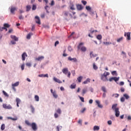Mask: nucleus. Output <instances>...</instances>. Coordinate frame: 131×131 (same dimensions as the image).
<instances>
[{
    "instance_id": "obj_41",
    "label": "nucleus",
    "mask_w": 131,
    "mask_h": 131,
    "mask_svg": "<svg viewBox=\"0 0 131 131\" xmlns=\"http://www.w3.org/2000/svg\"><path fill=\"white\" fill-rule=\"evenodd\" d=\"M19 85V82H16L12 84V86H18Z\"/></svg>"
},
{
    "instance_id": "obj_45",
    "label": "nucleus",
    "mask_w": 131,
    "mask_h": 131,
    "mask_svg": "<svg viewBox=\"0 0 131 131\" xmlns=\"http://www.w3.org/2000/svg\"><path fill=\"white\" fill-rule=\"evenodd\" d=\"M76 88V85L75 84L71 85V89H75Z\"/></svg>"
},
{
    "instance_id": "obj_28",
    "label": "nucleus",
    "mask_w": 131,
    "mask_h": 131,
    "mask_svg": "<svg viewBox=\"0 0 131 131\" xmlns=\"http://www.w3.org/2000/svg\"><path fill=\"white\" fill-rule=\"evenodd\" d=\"M45 10H46L47 13L49 14V10H50V7H49V6L46 5L45 7Z\"/></svg>"
},
{
    "instance_id": "obj_32",
    "label": "nucleus",
    "mask_w": 131,
    "mask_h": 131,
    "mask_svg": "<svg viewBox=\"0 0 131 131\" xmlns=\"http://www.w3.org/2000/svg\"><path fill=\"white\" fill-rule=\"evenodd\" d=\"M30 108H31L32 113H34L35 109H34V107H33V106H32V105H30Z\"/></svg>"
},
{
    "instance_id": "obj_17",
    "label": "nucleus",
    "mask_w": 131,
    "mask_h": 131,
    "mask_svg": "<svg viewBox=\"0 0 131 131\" xmlns=\"http://www.w3.org/2000/svg\"><path fill=\"white\" fill-rule=\"evenodd\" d=\"M95 102L96 104H97L98 107H99V108H103V106L100 104V101L96 100Z\"/></svg>"
},
{
    "instance_id": "obj_1",
    "label": "nucleus",
    "mask_w": 131,
    "mask_h": 131,
    "mask_svg": "<svg viewBox=\"0 0 131 131\" xmlns=\"http://www.w3.org/2000/svg\"><path fill=\"white\" fill-rule=\"evenodd\" d=\"M84 43L83 42L79 43V45L78 46V50H80L81 52H86V47L85 46H83Z\"/></svg>"
},
{
    "instance_id": "obj_35",
    "label": "nucleus",
    "mask_w": 131,
    "mask_h": 131,
    "mask_svg": "<svg viewBox=\"0 0 131 131\" xmlns=\"http://www.w3.org/2000/svg\"><path fill=\"white\" fill-rule=\"evenodd\" d=\"M103 76H104L105 77V78H107V76H108V75H109V73L108 72H105L104 73L103 75H102Z\"/></svg>"
},
{
    "instance_id": "obj_59",
    "label": "nucleus",
    "mask_w": 131,
    "mask_h": 131,
    "mask_svg": "<svg viewBox=\"0 0 131 131\" xmlns=\"http://www.w3.org/2000/svg\"><path fill=\"white\" fill-rule=\"evenodd\" d=\"M51 6H54L55 5V2L54 1V0H52L51 1Z\"/></svg>"
},
{
    "instance_id": "obj_5",
    "label": "nucleus",
    "mask_w": 131,
    "mask_h": 131,
    "mask_svg": "<svg viewBox=\"0 0 131 131\" xmlns=\"http://www.w3.org/2000/svg\"><path fill=\"white\" fill-rule=\"evenodd\" d=\"M3 107L4 108V109H12V105L10 104H9L8 105H7V104L5 103L3 104Z\"/></svg>"
},
{
    "instance_id": "obj_54",
    "label": "nucleus",
    "mask_w": 131,
    "mask_h": 131,
    "mask_svg": "<svg viewBox=\"0 0 131 131\" xmlns=\"http://www.w3.org/2000/svg\"><path fill=\"white\" fill-rule=\"evenodd\" d=\"M68 50L69 51V52H72V51L73 50L72 47L71 46H69Z\"/></svg>"
},
{
    "instance_id": "obj_64",
    "label": "nucleus",
    "mask_w": 131,
    "mask_h": 131,
    "mask_svg": "<svg viewBox=\"0 0 131 131\" xmlns=\"http://www.w3.org/2000/svg\"><path fill=\"white\" fill-rule=\"evenodd\" d=\"M127 119L128 120H131V116H128L127 118Z\"/></svg>"
},
{
    "instance_id": "obj_43",
    "label": "nucleus",
    "mask_w": 131,
    "mask_h": 131,
    "mask_svg": "<svg viewBox=\"0 0 131 131\" xmlns=\"http://www.w3.org/2000/svg\"><path fill=\"white\" fill-rule=\"evenodd\" d=\"M112 74L113 75H116V76H117V73L116 72V71H114L112 72Z\"/></svg>"
},
{
    "instance_id": "obj_13",
    "label": "nucleus",
    "mask_w": 131,
    "mask_h": 131,
    "mask_svg": "<svg viewBox=\"0 0 131 131\" xmlns=\"http://www.w3.org/2000/svg\"><path fill=\"white\" fill-rule=\"evenodd\" d=\"M11 38H12V39H14V40H15V41H18V37H17L15 35H11Z\"/></svg>"
},
{
    "instance_id": "obj_25",
    "label": "nucleus",
    "mask_w": 131,
    "mask_h": 131,
    "mask_svg": "<svg viewBox=\"0 0 131 131\" xmlns=\"http://www.w3.org/2000/svg\"><path fill=\"white\" fill-rule=\"evenodd\" d=\"M83 77L82 76H79L77 78V80L78 82H81V80H82Z\"/></svg>"
},
{
    "instance_id": "obj_63",
    "label": "nucleus",
    "mask_w": 131,
    "mask_h": 131,
    "mask_svg": "<svg viewBox=\"0 0 131 131\" xmlns=\"http://www.w3.org/2000/svg\"><path fill=\"white\" fill-rule=\"evenodd\" d=\"M64 16H68V12L67 11H64Z\"/></svg>"
},
{
    "instance_id": "obj_48",
    "label": "nucleus",
    "mask_w": 131,
    "mask_h": 131,
    "mask_svg": "<svg viewBox=\"0 0 131 131\" xmlns=\"http://www.w3.org/2000/svg\"><path fill=\"white\" fill-rule=\"evenodd\" d=\"M26 66H27L28 67H31V63L30 62H27L26 64Z\"/></svg>"
},
{
    "instance_id": "obj_20",
    "label": "nucleus",
    "mask_w": 131,
    "mask_h": 131,
    "mask_svg": "<svg viewBox=\"0 0 131 131\" xmlns=\"http://www.w3.org/2000/svg\"><path fill=\"white\" fill-rule=\"evenodd\" d=\"M86 92H88V90L86 89H82V96H84V94H85V93H86Z\"/></svg>"
},
{
    "instance_id": "obj_36",
    "label": "nucleus",
    "mask_w": 131,
    "mask_h": 131,
    "mask_svg": "<svg viewBox=\"0 0 131 131\" xmlns=\"http://www.w3.org/2000/svg\"><path fill=\"white\" fill-rule=\"evenodd\" d=\"M106 78H107L105 77L103 75H101V80H103V81H106Z\"/></svg>"
},
{
    "instance_id": "obj_12",
    "label": "nucleus",
    "mask_w": 131,
    "mask_h": 131,
    "mask_svg": "<svg viewBox=\"0 0 131 131\" xmlns=\"http://www.w3.org/2000/svg\"><path fill=\"white\" fill-rule=\"evenodd\" d=\"M68 60L69 61H73V62H77V59H76V58H71V57H68Z\"/></svg>"
},
{
    "instance_id": "obj_52",
    "label": "nucleus",
    "mask_w": 131,
    "mask_h": 131,
    "mask_svg": "<svg viewBox=\"0 0 131 131\" xmlns=\"http://www.w3.org/2000/svg\"><path fill=\"white\" fill-rule=\"evenodd\" d=\"M16 102L17 103L19 104V103H20V102H21V100L19 98H16Z\"/></svg>"
},
{
    "instance_id": "obj_61",
    "label": "nucleus",
    "mask_w": 131,
    "mask_h": 131,
    "mask_svg": "<svg viewBox=\"0 0 131 131\" xmlns=\"http://www.w3.org/2000/svg\"><path fill=\"white\" fill-rule=\"evenodd\" d=\"M107 123L109 125H111V124H112V121L111 120H109L107 121Z\"/></svg>"
},
{
    "instance_id": "obj_40",
    "label": "nucleus",
    "mask_w": 131,
    "mask_h": 131,
    "mask_svg": "<svg viewBox=\"0 0 131 131\" xmlns=\"http://www.w3.org/2000/svg\"><path fill=\"white\" fill-rule=\"evenodd\" d=\"M6 128V126L5 125V124H3L1 126V129L2 130H4V129Z\"/></svg>"
},
{
    "instance_id": "obj_44",
    "label": "nucleus",
    "mask_w": 131,
    "mask_h": 131,
    "mask_svg": "<svg viewBox=\"0 0 131 131\" xmlns=\"http://www.w3.org/2000/svg\"><path fill=\"white\" fill-rule=\"evenodd\" d=\"M101 90L103 92H104V93H106V88H105V86H102L101 88Z\"/></svg>"
},
{
    "instance_id": "obj_24",
    "label": "nucleus",
    "mask_w": 131,
    "mask_h": 131,
    "mask_svg": "<svg viewBox=\"0 0 131 131\" xmlns=\"http://www.w3.org/2000/svg\"><path fill=\"white\" fill-rule=\"evenodd\" d=\"M26 124H27V125H28V126H30L31 125V123H30V122H29V121L28 120H25V121Z\"/></svg>"
},
{
    "instance_id": "obj_55",
    "label": "nucleus",
    "mask_w": 131,
    "mask_h": 131,
    "mask_svg": "<svg viewBox=\"0 0 131 131\" xmlns=\"http://www.w3.org/2000/svg\"><path fill=\"white\" fill-rule=\"evenodd\" d=\"M54 117L55 118H58V117H59V115H58V114H57V113H55L54 114Z\"/></svg>"
},
{
    "instance_id": "obj_50",
    "label": "nucleus",
    "mask_w": 131,
    "mask_h": 131,
    "mask_svg": "<svg viewBox=\"0 0 131 131\" xmlns=\"http://www.w3.org/2000/svg\"><path fill=\"white\" fill-rule=\"evenodd\" d=\"M70 9L71 10H75V8H74V5H72L71 6H70Z\"/></svg>"
},
{
    "instance_id": "obj_58",
    "label": "nucleus",
    "mask_w": 131,
    "mask_h": 131,
    "mask_svg": "<svg viewBox=\"0 0 131 131\" xmlns=\"http://www.w3.org/2000/svg\"><path fill=\"white\" fill-rule=\"evenodd\" d=\"M56 128L57 131H60V128H62V126H57Z\"/></svg>"
},
{
    "instance_id": "obj_39",
    "label": "nucleus",
    "mask_w": 131,
    "mask_h": 131,
    "mask_svg": "<svg viewBox=\"0 0 131 131\" xmlns=\"http://www.w3.org/2000/svg\"><path fill=\"white\" fill-rule=\"evenodd\" d=\"M113 80L116 81H116H118L119 80V78H117L116 77H113Z\"/></svg>"
},
{
    "instance_id": "obj_2",
    "label": "nucleus",
    "mask_w": 131,
    "mask_h": 131,
    "mask_svg": "<svg viewBox=\"0 0 131 131\" xmlns=\"http://www.w3.org/2000/svg\"><path fill=\"white\" fill-rule=\"evenodd\" d=\"M62 71L63 74H65L66 75H68V77H69V78H70L71 73L68 71V68H64L62 69Z\"/></svg>"
},
{
    "instance_id": "obj_22",
    "label": "nucleus",
    "mask_w": 131,
    "mask_h": 131,
    "mask_svg": "<svg viewBox=\"0 0 131 131\" xmlns=\"http://www.w3.org/2000/svg\"><path fill=\"white\" fill-rule=\"evenodd\" d=\"M15 11H16V8H15V7H12V8H11L10 12H11V13L12 14H15V13H14V12Z\"/></svg>"
},
{
    "instance_id": "obj_53",
    "label": "nucleus",
    "mask_w": 131,
    "mask_h": 131,
    "mask_svg": "<svg viewBox=\"0 0 131 131\" xmlns=\"http://www.w3.org/2000/svg\"><path fill=\"white\" fill-rule=\"evenodd\" d=\"M81 3H82V4H83V5L84 6H85V5H86V4H87L86 1H82Z\"/></svg>"
},
{
    "instance_id": "obj_18",
    "label": "nucleus",
    "mask_w": 131,
    "mask_h": 131,
    "mask_svg": "<svg viewBox=\"0 0 131 131\" xmlns=\"http://www.w3.org/2000/svg\"><path fill=\"white\" fill-rule=\"evenodd\" d=\"M89 82H91V79H90V78H87V79L85 80V81H84L83 82V83L84 84H86L89 83Z\"/></svg>"
},
{
    "instance_id": "obj_60",
    "label": "nucleus",
    "mask_w": 131,
    "mask_h": 131,
    "mask_svg": "<svg viewBox=\"0 0 131 131\" xmlns=\"http://www.w3.org/2000/svg\"><path fill=\"white\" fill-rule=\"evenodd\" d=\"M23 19H24V18L23 16H22V15L19 16V20H23Z\"/></svg>"
},
{
    "instance_id": "obj_14",
    "label": "nucleus",
    "mask_w": 131,
    "mask_h": 131,
    "mask_svg": "<svg viewBox=\"0 0 131 131\" xmlns=\"http://www.w3.org/2000/svg\"><path fill=\"white\" fill-rule=\"evenodd\" d=\"M112 109L115 111L116 109H119V108L117 107V104H114L112 105Z\"/></svg>"
},
{
    "instance_id": "obj_46",
    "label": "nucleus",
    "mask_w": 131,
    "mask_h": 131,
    "mask_svg": "<svg viewBox=\"0 0 131 131\" xmlns=\"http://www.w3.org/2000/svg\"><path fill=\"white\" fill-rule=\"evenodd\" d=\"M79 98L80 100L81 101V102H84V98L83 97L79 96Z\"/></svg>"
},
{
    "instance_id": "obj_16",
    "label": "nucleus",
    "mask_w": 131,
    "mask_h": 131,
    "mask_svg": "<svg viewBox=\"0 0 131 131\" xmlns=\"http://www.w3.org/2000/svg\"><path fill=\"white\" fill-rule=\"evenodd\" d=\"M43 59H45V57L41 56H39L38 58H36V60L37 61H41V60H43Z\"/></svg>"
},
{
    "instance_id": "obj_21",
    "label": "nucleus",
    "mask_w": 131,
    "mask_h": 131,
    "mask_svg": "<svg viewBox=\"0 0 131 131\" xmlns=\"http://www.w3.org/2000/svg\"><path fill=\"white\" fill-rule=\"evenodd\" d=\"M32 35H33V34L32 33H30L29 34H28L27 36V39H30Z\"/></svg>"
},
{
    "instance_id": "obj_8",
    "label": "nucleus",
    "mask_w": 131,
    "mask_h": 131,
    "mask_svg": "<svg viewBox=\"0 0 131 131\" xmlns=\"http://www.w3.org/2000/svg\"><path fill=\"white\" fill-rule=\"evenodd\" d=\"M21 57L23 61H25L26 57H27V54H26V52L23 53Z\"/></svg>"
},
{
    "instance_id": "obj_9",
    "label": "nucleus",
    "mask_w": 131,
    "mask_h": 131,
    "mask_svg": "<svg viewBox=\"0 0 131 131\" xmlns=\"http://www.w3.org/2000/svg\"><path fill=\"white\" fill-rule=\"evenodd\" d=\"M35 18V19H37V20L36 21V23H37V24H39V25H40L41 23H40V19H39V17H38V16H36Z\"/></svg>"
},
{
    "instance_id": "obj_10",
    "label": "nucleus",
    "mask_w": 131,
    "mask_h": 131,
    "mask_svg": "<svg viewBox=\"0 0 131 131\" xmlns=\"http://www.w3.org/2000/svg\"><path fill=\"white\" fill-rule=\"evenodd\" d=\"M77 9L78 11H81L83 9V7H82V5L78 4L77 5Z\"/></svg>"
},
{
    "instance_id": "obj_30",
    "label": "nucleus",
    "mask_w": 131,
    "mask_h": 131,
    "mask_svg": "<svg viewBox=\"0 0 131 131\" xmlns=\"http://www.w3.org/2000/svg\"><path fill=\"white\" fill-rule=\"evenodd\" d=\"M122 40H123V37L117 39V42H120V41H122Z\"/></svg>"
},
{
    "instance_id": "obj_38",
    "label": "nucleus",
    "mask_w": 131,
    "mask_h": 131,
    "mask_svg": "<svg viewBox=\"0 0 131 131\" xmlns=\"http://www.w3.org/2000/svg\"><path fill=\"white\" fill-rule=\"evenodd\" d=\"M56 112H57V113H58V114H61V113H62V111H61L60 108H58L56 110Z\"/></svg>"
},
{
    "instance_id": "obj_23",
    "label": "nucleus",
    "mask_w": 131,
    "mask_h": 131,
    "mask_svg": "<svg viewBox=\"0 0 131 131\" xmlns=\"http://www.w3.org/2000/svg\"><path fill=\"white\" fill-rule=\"evenodd\" d=\"M100 129V127L99 126H94L93 128V130H99Z\"/></svg>"
},
{
    "instance_id": "obj_6",
    "label": "nucleus",
    "mask_w": 131,
    "mask_h": 131,
    "mask_svg": "<svg viewBox=\"0 0 131 131\" xmlns=\"http://www.w3.org/2000/svg\"><path fill=\"white\" fill-rule=\"evenodd\" d=\"M124 36H126L127 40H130V32H125Z\"/></svg>"
},
{
    "instance_id": "obj_33",
    "label": "nucleus",
    "mask_w": 131,
    "mask_h": 131,
    "mask_svg": "<svg viewBox=\"0 0 131 131\" xmlns=\"http://www.w3.org/2000/svg\"><path fill=\"white\" fill-rule=\"evenodd\" d=\"M3 93L5 97H7V98H9V94H8L7 92H6L5 91H3Z\"/></svg>"
},
{
    "instance_id": "obj_47",
    "label": "nucleus",
    "mask_w": 131,
    "mask_h": 131,
    "mask_svg": "<svg viewBox=\"0 0 131 131\" xmlns=\"http://www.w3.org/2000/svg\"><path fill=\"white\" fill-rule=\"evenodd\" d=\"M89 13L90 14V15H91L92 16H94V10H91V11H89Z\"/></svg>"
},
{
    "instance_id": "obj_51",
    "label": "nucleus",
    "mask_w": 131,
    "mask_h": 131,
    "mask_svg": "<svg viewBox=\"0 0 131 131\" xmlns=\"http://www.w3.org/2000/svg\"><path fill=\"white\" fill-rule=\"evenodd\" d=\"M115 97V98H118V97H119V94H115L113 95V97Z\"/></svg>"
},
{
    "instance_id": "obj_29",
    "label": "nucleus",
    "mask_w": 131,
    "mask_h": 131,
    "mask_svg": "<svg viewBox=\"0 0 131 131\" xmlns=\"http://www.w3.org/2000/svg\"><path fill=\"white\" fill-rule=\"evenodd\" d=\"M123 97H124L126 100H128V98H129V96L127 94H123Z\"/></svg>"
},
{
    "instance_id": "obj_11",
    "label": "nucleus",
    "mask_w": 131,
    "mask_h": 131,
    "mask_svg": "<svg viewBox=\"0 0 131 131\" xmlns=\"http://www.w3.org/2000/svg\"><path fill=\"white\" fill-rule=\"evenodd\" d=\"M98 56L97 54H94V52L92 51L90 52V58H95V57H97Z\"/></svg>"
},
{
    "instance_id": "obj_4",
    "label": "nucleus",
    "mask_w": 131,
    "mask_h": 131,
    "mask_svg": "<svg viewBox=\"0 0 131 131\" xmlns=\"http://www.w3.org/2000/svg\"><path fill=\"white\" fill-rule=\"evenodd\" d=\"M50 92L55 99H57V98H58V94H57L56 91H53V89H51Z\"/></svg>"
},
{
    "instance_id": "obj_37",
    "label": "nucleus",
    "mask_w": 131,
    "mask_h": 131,
    "mask_svg": "<svg viewBox=\"0 0 131 131\" xmlns=\"http://www.w3.org/2000/svg\"><path fill=\"white\" fill-rule=\"evenodd\" d=\"M103 44L105 45V46H109L110 45H112V42H103Z\"/></svg>"
},
{
    "instance_id": "obj_42",
    "label": "nucleus",
    "mask_w": 131,
    "mask_h": 131,
    "mask_svg": "<svg viewBox=\"0 0 131 131\" xmlns=\"http://www.w3.org/2000/svg\"><path fill=\"white\" fill-rule=\"evenodd\" d=\"M97 39H99V40H101L102 39V35H98L97 36Z\"/></svg>"
},
{
    "instance_id": "obj_56",
    "label": "nucleus",
    "mask_w": 131,
    "mask_h": 131,
    "mask_svg": "<svg viewBox=\"0 0 131 131\" xmlns=\"http://www.w3.org/2000/svg\"><path fill=\"white\" fill-rule=\"evenodd\" d=\"M120 101L121 102H124V101H125V99L124 98V97H121L120 99Z\"/></svg>"
},
{
    "instance_id": "obj_34",
    "label": "nucleus",
    "mask_w": 131,
    "mask_h": 131,
    "mask_svg": "<svg viewBox=\"0 0 131 131\" xmlns=\"http://www.w3.org/2000/svg\"><path fill=\"white\" fill-rule=\"evenodd\" d=\"M35 100L37 102H38V101H39V97H38V96H37V95H35Z\"/></svg>"
},
{
    "instance_id": "obj_3",
    "label": "nucleus",
    "mask_w": 131,
    "mask_h": 131,
    "mask_svg": "<svg viewBox=\"0 0 131 131\" xmlns=\"http://www.w3.org/2000/svg\"><path fill=\"white\" fill-rule=\"evenodd\" d=\"M33 130L36 131L37 130V125H36V123L33 122L31 123V126Z\"/></svg>"
},
{
    "instance_id": "obj_19",
    "label": "nucleus",
    "mask_w": 131,
    "mask_h": 131,
    "mask_svg": "<svg viewBox=\"0 0 131 131\" xmlns=\"http://www.w3.org/2000/svg\"><path fill=\"white\" fill-rule=\"evenodd\" d=\"M31 10V6L30 5H27L26 6V12H29Z\"/></svg>"
},
{
    "instance_id": "obj_7",
    "label": "nucleus",
    "mask_w": 131,
    "mask_h": 131,
    "mask_svg": "<svg viewBox=\"0 0 131 131\" xmlns=\"http://www.w3.org/2000/svg\"><path fill=\"white\" fill-rule=\"evenodd\" d=\"M115 113L116 117H119V115H120V112H119V108H116L115 111Z\"/></svg>"
},
{
    "instance_id": "obj_31",
    "label": "nucleus",
    "mask_w": 131,
    "mask_h": 131,
    "mask_svg": "<svg viewBox=\"0 0 131 131\" xmlns=\"http://www.w3.org/2000/svg\"><path fill=\"white\" fill-rule=\"evenodd\" d=\"M85 9L89 12L92 10V7H91L90 6H86Z\"/></svg>"
},
{
    "instance_id": "obj_27",
    "label": "nucleus",
    "mask_w": 131,
    "mask_h": 131,
    "mask_svg": "<svg viewBox=\"0 0 131 131\" xmlns=\"http://www.w3.org/2000/svg\"><path fill=\"white\" fill-rule=\"evenodd\" d=\"M11 26L10 25H9L8 24H4V28H10V27Z\"/></svg>"
},
{
    "instance_id": "obj_57",
    "label": "nucleus",
    "mask_w": 131,
    "mask_h": 131,
    "mask_svg": "<svg viewBox=\"0 0 131 131\" xmlns=\"http://www.w3.org/2000/svg\"><path fill=\"white\" fill-rule=\"evenodd\" d=\"M25 67V64H23L21 66V70H24Z\"/></svg>"
},
{
    "instance_id": "obj_62",
    "label": "nucleus",
    "mask_w": 131,
    "mask_h": 131,
    "mask_svg": "<svg viewBox=\"0 0 131 131\" xmlns=\"http://www.w3.org/2000/svg\"><path fill=\"white\" fill-rule=\"evenodd\" d=\"M13 32V29H10L8 31V33H12Z\"/></svg>"
},
{
    "instance_id": "obj_26",
    "label": "nucleus",
    "mask_w": 131,
    "mask_h": 131,
    "mask_svg": "<svg viewBox=\"0 0 131 131\" xmlns=\"http://www.w3.org/2000/svg\"><path fill=\"white\" fill-rule=\"evenodd\" d=\"M37 6H36V5H35V4H33V5H32V10L33 11H35V10H36V9H37Z\"/></svg>"
},
{
    "instance_id": "obj_49",
    "label": "nucleus",
    "mask_w": 131,
    "mask_h": 131,
    "mask_svg": "<svg viewBox=\"0 0 131 131\" xmlns=\"http://www.w3.org/2000/svg\"><path fill=\"white\" fill-rule=\"evenodd\" d=\"M93 69L94 70H97V69H98V67H97L95 63L93 64Z\"/></svg>"
},
{
    "instance_id": "obj_15",
    "label": "nucleus",
    "mask_w": 131,
    "mask_h": 131,
    "mask_svg": "<svg viewBox=\"0 0 131 131\" xmlns=\"http://www.w3.org/2000/svg\"><path fill=\"white\" fill-rule=\"evenodd\" d=\"M53 80H54L55 82H58V83H62V81L59 80V79H57L56 77L53 78Z\"/></svg>"
}]
</instances>
